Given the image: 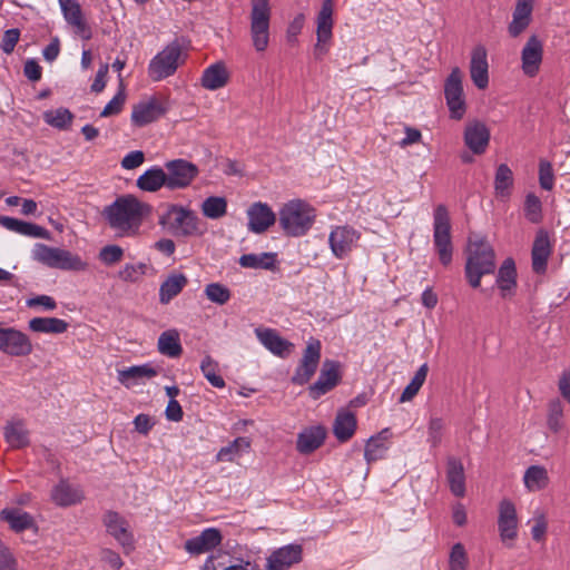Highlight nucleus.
<instances>
[{
  "instance_id": "obj_30",
  "label": "nucleus",
  "mask_w": 570,
  "mask_h": 570,
  "mask_svg": "<svg viewBox=\"0 0 570 570\" xmlns=\"http://www.w3.org/2000/svg\"><path fill=\"white\" fill-rule=\"evenodd\" d=\"M0 224L8 230L18 233L23 236L43 239L50 238L49 230L33 223L23 222L13 217L1 216Z\"/></svg>"
},
{
  "instance_id": "obj_14",
  "label": "nucleus",
  "mask_w": 570,
  "mask_h": 570,
  "mask_svg": "<svg viewBox=\"0 0 570 570\" xmlns=\"http://www.w3.org/2000/svg\"><path fill=\"white\" fill-rule=\"evenodd\" d=\"M106 531L124 548L126 553L134 550V535L129 531L128 521L118 512L108 510L102 515Z\"/></svg>"
},
{
  "instance_id": "obj_26",
  "label": "nucleus",
  "mask_w": 570,
  "mask_h": 570,
  "mask_svg": "<svg viewBox=\"0 0 570 570\" xmlns=\"http://www.w3.org/2000/svg\"><path fill=\"white\" fill-rule=\"evenodd\" d=\"M255 334L264 347L278 357H287L294 347L273 328H256Z\"/></svg>"
},
{
  "instance_id": "obj_29",
  "label": "nucleus",
  "mask_w": 570,
  "mask_h": 570,
  "mask_svg": "<svg viewBox=\"0 0 570 570\" xmlns=\"http://www.w3.org/2000/svg\"><path fill=\"white\" fill-rule=\"evenodd\" d=\"M470 76L476 88L485 89L488 87L489 65L487 59V49L483 46H476L472 50Z\"/></svg>"
},
{
  "instance_id": "obj_27",
  "label": "nucleus",
  "mask_w": 570,
  "mask_h": 570,
  "mask_svg": "<svg viewBox=\"0 0 570 570\" xmlns=\"http://www.w3.org/2000/svg\"><path fill=\"white\" fill-rule=\"evenodd\" d=\"M223 537L218 529L207 528L199 535L193 537L185 542V550L190 554L208 552L222 543Z\"/></svg>"
},
{
  "instance_id": "obj_11",
  "label": "nucleus",
  "mask_w": 570,
  "mask_h": 570,
  "mask_svg": "<svg viewBox=\"0 0 570 570\" xmlns=\"http://www.w3.org/2000/svg\"><path fill=\"white\" fill-rule=\"evenodd\" d=\"M169 110L167 99L150 97L147 100L139 101L132 107L131 122L136 127H144L158 120Z\"/></svg>"
},
{
  "instance_id": "obj_8",
  "label": "nucleus",
  "mask_w": 570,
  "mask_h": 570,
  "mask_svg": "<svg viewBox=\"0 0 570 570\" xmlns=\"http://www.w3.org/2000/svg\"><path fill=\"white\" fill-rule=\"evenodd\" d=\"M181 47L177 41L167 45L148 65V77L160 81L173 76L181 62Z\"/></svg>"
},
{
  "instance_id": "obj_43",
  "label": "nucleus",
  "mask_w": 570,
  "mask_h": 570,
  "mask_svg": "<svg viewBox=\"0 0 570 570\" xmlns=\"http://www.w3.org/2000/svg\"><path fill=\"white\" fill-rule=\"evenodd\" d=\"M158 351L168 357H178L183 353L179 334L175 330H168L160 334L158 338Z\"/></svg>"
},
{
  "instance_id": "obj_38",
  "label": "nucleus",
  "mask_w": 570,
  "mask_h": 570,
  "mask_svg": "<svg viewBox=\"0 0 570 570\" xmlns=\"http://www.w3.org/2000/svg\"><path fill=\"white\" fill-rule=\"evenodd\" d=\"M497 285L501 291L502 297H505L515 288L517 268L513 258L508 257L503 261L498 271Z\"/></svg>"
},
{
  "instance_id": "obj_37",
  "label": "nucleus",
  "mask_w": 570,
  "mask_h": 570,
  "mask_svg": "<svg viewBox=\"0 0 570 570\" xmlns=\"http://www.w3.org/2000/svg\"><path fill=\"white\" fill-rule=\"evenodd\" d=\"M229 75L224 62H216L203 71L202 86L208 90H217L226 86Z\"/></svg>"
},
{
  "instance_id": "obj_12",
  "label": "nucleus",
  "mask_w": 570,
  "mask_h": 570,
  "mask_svg": "<svg viewBox=\"0 0 570 570\" xmlns=\"http://www.w3.org/2000/svg\"><path fill=\"white\" fill-rule=\"evenodd\" d=\"M360 238L361 234L355 228L348 225L335 226L328 236L332 254L338 259L347 257L356 247Z\"/></svg>"
},
{
  "instance_id": "obj_39",
  "label": "nucleus",
  "mask_w": 570,
  "mask_h": 570,
  "mask_svg": "<svg viewBox=\"0 0 570 570\" xmlns=\"http://www.w3.org/2000/svg\"><path fill=\"white\" fill-rule=\"evenodd\" d=\"M187 284L188 279L184 274L171 273L160 285L159 302L161 304H168Z\"/></svg>"
},
{
  "instance_id": "obj_44",
  "label": "nucleus",
  "mask_w": 570,
  "mask_h": 570,
  "mask_svg": "<svg viewBox=\"0 0 570 570\" xmlns=\"http://www.w3.org/2000/svg\"><path fill=\"white\" fill-rule=\"evenodd\" d=\"M523 481L529 491H540L549 484L548 471L542 465H531L525 470Z\"/></svg>"
},
{
  "instance_id": "obj_42",
  "label": "nucleus",
  "mask_w": 570,
  "mask_h": 570,
  "mask_svg": "<svg viewBox=\"0 0 570 570\" xmlns=\"http://www.w3.org/2000/svg\"><path fill=\"white\" fill-rule=\"evenodd\" d=\"M52 501L60 507H69L81 502V492L66 481H60L51 491Z\"/></svg>"
},
{
  "instance_id": "obj_56",
  "label": "nucleus",
  "mask_w": 570,
  "mask_h": 570,
  "mask_svg": "<svg viewBox=\"0 0 570 570\" xmlns=\"http://www.w3.org/2000/svg\"><path fill=\"white\" fill-rule=\"evenodd\" d=\"M387 450H389L387 443L376 440L375 436H371L367 440V443L365 446L364 458H365L366 462L370 464L372 462L383 459L385 456Z\"/></svg>"
},
{
  "instance_id": "obj_28",
  "label": "nucleus",
  "mask_w": 570,
  "mask_h": 570,
  "mask_svg": "<svg viewBox=\"0 0 570 570\" xmlns=\"http://www.w3.org/2000/svg\"><path fill=\"white\" fill-rule=\"evenodd\" d=\"M534 0H517L512 13V21L508 26L511 38H518L523 33L532 21Z\"/></svg>"
},
{
  "instance_id": "obj_35",
  "label": "nucleus",
  "mask_w": 570,
  "mask_h": 570,
  "mask_svg": "<svg viewBox=\"0 0 570 570\" xmlns=\"http://www.w3.org/2000/svg\"><path fill=\"white\" fill-rule=\"evenodd\" d=\"M157 374V370L150 364L134 365L118 371V381L120 384L129 389L140 383L144 379H151Z\"/></svg>"
},
{
  "instance_id": "obj_49",
  "label": "nucleus",
  "mask_w": 570,
  "mask_h": 570,
  "mask_svg": "<svg viewBox=\"0 0 570 570\" xmlns=\"http://www.w3.org/2000/svg\"><path fill=\"white\" fill-rule=\"evenodd\" d=\"M429 372V366L426 363L422 364L419 370L415 372L411 382L403 390L400 402L411 401L420 391L422 385L424 384Z\"/></svg>"
},
{
  "instance_id": "obj_20",
  "label": "nucleus",
  "mask_w": 570,
  "mask_h": 570,
  "mask_svg": "<svg viewBox=\"0 0 570 570\" xmlns=\"http://www.w3.org/2000/svg\"><path fill=\"white\" fill-rule=\"evenodd\" d=\"M340 363L333 360L323 362L320 376L309 386V395L316 400L334 389L340 382Z\"/></svg>"
},
{
  "instance_id": "obj_45",
  "label": "nucleus",
  "mask_w": 570,
  "mask_h": 570,
  "mask_svg": "<svg viewBox=\"0 0 570 570\" xmlns=\"http://www.w3.org/2000/svg\"><path fill=\"white\" fill-rule=\"evenodd\" d=\"M276 253L245 254L239 258V265L244 268L274 269Z\"/></svg>"
},
{
  "instance_id": "obj_3",
  "label": "nucleus",
  "mask_w": 570,
  "mask_h": 570,
  "mask_svg": "<svg viewBox=\"0 0 570 570\" xmlns=\"http://www.w3.org/2000/svg\"><path fill=\"white\" fill-rule=\"evenodd\" d=\"M314 220V208L301 199L286 203L279 210V226L291 237L305 235L311 229Z\"/></svg>"
},
{
  "instance_id": "obj_17",
  "label": "nucleus",
  "mask_w": 570,
  "mask_h": 570,
  "mask_svg": "<svg viewBox=\"0 0 570 570\" xmlns=\"http://www.w3.org/2000/svg\"><path fill=\"white\" fill-rule=\"evenodd\" d=\"M498 529L501 541L512 547L511 542L518 537V515L514 503L508 499L499 504Z\"/></svg>"
},
{
  "instance_id": "obj_58",
  "label": "nucleus",
  "mask_w": 570,
  "mask_h": 570,
  "mask_svg": "<svg viewBox=\"0 0 570 570\" xmlns=\"http://www.w3.org/2000/svg\"><path fill=\"white\" fill-rule=\"evenodd\" d=\"M0 570H18V559L2 540H0Z\"/></svg>"
},
{
  "instance_id": "obj_34",
  "label": "nucleus",
  "mask_w": 570,
  "mask_h": 570,
  "mask_svg": "<svg viewBox=\"0 0 570 570\" xmlns=\"http://www.w3.org/2000/svg\"><path fill=\"white\" fill-rule=\"evenodd\" d=\"M137 187L147 193H156L163 187L167 188L164 167L153 166L145 170L136 180Z\"/></svg>"
},
{
  "instance_id": "obj_24",
  "label": "nucleus",
  "mask_w": 570,
  "mask_h": 570,
  "mask_svg": "<svg viewBox=\"0 0 570 570\" xmlns=\"http://www.w3.org/2000/svg\"><path fill=\"white\" fill-rule=\"evenodd\" d=\"M248 229L255 234L266 232L276 222L272 208L262 202H256L247 209Z\"/></svg>"
},
{
  "instance_id": "obj_9",
  "label": "nucleus",
  "mask_w": 570,
  "mask_h": 570,
  "mask_svg": "<svg viewBox=\"0 0 570 570\" xmlns=\"http://www.w3.org/2000/svg\"><path fill=\"white\" fill-rule=\"evenodd\" d=\"M462 71L454 67L444 82V97L452 119L460 120L466 111Z\"/></svg>"
},
{
  "instance_id": "obj_5",
  "label": "nucleus",
  "mask_w": 570,
  "mask_h": 570,
  "mask_svg": "<svg viewBox=\"0 0 570 570\" xmlns=\"http://www.w3.org/2000/svg\"><path fill=\"white\" fill-rule=\"evenodd\" d=\"M32 258L47 267L61 271L81 272L88 266L78 254L41 243L35 245Z\"/></svg>"
},
{
  "instance_id": "obj_53",
  "label": "nucleus",
  "mask_w": 570,
  "mask_h": 570,
  "mask_svg": "<svg viewBox=\"0 0 570 570\" xmlns=\"http://www.w3.org/2000/svg\"><path fill=\"white\" fill-rule=\"evenodd\" d=\"M206 297L218 305H224L230 299V291L220 283H210L205 287Z\"/></svg>"
},
{
  "instance_id": "obj_18",
  "label": "nucleus",
  "mask_w": 570,
  "mask_h": 570,
  "mask_svg": "<svg viewBox=\"0 0 570 570\" xmlns=\"http://www.w3.org/2000/svg\"><path fill=\"white\" fill-rule=\"evenodd\" d=\"M543 60V42L537 35H531L521 50V69L530 78L535 77Z\"/></svg>"
},
{
  "instance_id": "obj_22",
  "label": "nucleus",
  "mask_w": 570,
  "mask_h": 570,
  "mask_svg": "<svg viewBox=\"0 0 570 570\" xmlns=\"http://www.w3.org/2000/svg\"><path fill=\"white\" fill-rule=\"evenodd\" d=\"M59 4L65 20L75 28L76 33L83 40L91 39L92 32L83 18L79 2L76 0H59Z\"/></svg>"
},
{
  "instance_id": "obj_61",
  "label": "nucleus",
  "mask_w": 570,
  "mask_h": 570,
  "mask_svg": "<svg viewBox=\"0 0 570 570\" xmlns=\"http://www.w3.org/2000/svg\"><path fill=\"white\" fill-rule=\"evenodd\" d=\"M146 265L140 263L137 265L127 264L119 272V277L126 282H136L138 278L145 274Z\"/></svg>"
},
{
  "instance_id": "obj_21",
  "label": "nucleus",
  "mask_w": 570,
  "mask_h": 570,
  "mask_svg": "<svg viewBox=\"0 0 570 570\" xmlns=\"http://www.w3.org/2000/svg\"><path fill=\"white\" fill-rule=\"evenodd\" d=\"M463 139L465 146L474 155H482L489 146L490 130L487 125L480 120L469 121L465 125Z\"/></svg>"
},
{
  "instance_id": "obj_23",
  "label": "nucleus",
  "mask_w": 570,
  "mask_h": 570,
  "mask_svg": "<svg viewBox=\"0 0 570 570\" xmlns=\"http://www.w3.org/2000/svg\"><path fill=\"white\" fill-rule=\"evenodd\" d=\"M0 521L6 522L14 533H21L26 530H38L33 515L18 507L3 508L0 511Z\"/></svg>"
},
{
  "instance_id": "obj_40",
  "label": "nucleus",
  "mask_w": 570,
  "mask_h": 570,
  "mask_svg": "<svg viewBox=\"0 0 570 570\" xmlns=\"http://www.w3.org/2000/svg\"><path fill=\"white\" fill-rule=\"evenodd\" d=\"M514 184L513 173L507 164H500L494 175V193L502 200H508Z\"/></svg>"
},
{
  "instance_id": "obj_2",
  "label": "nucleus",
  "mask_w": 570,
  "mask_h": 570,
  "mask_svg": "<svg viewBox=\"0 0 570 570\" xmlns=\"http://www.w3.org/2000/svg\"><path fill=\"white\" fill-rule=\"evenodd\" d=\"M497 268L495 252L484 236L471 234L468 238L464 273L469 285L478 288L481 278L493 274Z\"/></svg>"
},
{
  "instance_id": "obj_4",
  "label": "nucleus",
  "mask_w": 570,
  "mask_h": 570,
  "mask_svg": "<svg viewBox=\"0 0 570 570\" xmlns=\"http://www.w3.org/2000/svg\"><path fill=\"white\" fill-rule=\"evenodd\" d=\"M158 224L180 237L198 236L202 234L199 218L195 212L180 205L171 204L159 216Z\"/></svg>"
},
{
  "instance_id": "obj_57",
  "label": "nucleus",
  "mask_w": 570,
  "mask_h": 570,
  "mask_svg": "<svg viewBox=\"0 0 570 570\" xmlns=\"http://www.w3.org/2000/svg\"><path fill=\"white\" fill-rule=\"evenodd\" d=\"M539 183L542 189L551 190L554 185V174L550 161L541 160L539 164Z\"/></svg>"
},
{
  "instance_id": "obj_13",
  "label": "nucleus",
  "mask_w": 570,
  "mask_h": 570,
  "mask_svg": "<svg viewBox=\"0 0 570 570\" xmlns=\"http://www.w3.org/2000/svg\"><path fill=\"white\" fill-rule=\"evenodd\" d=\"M321 360V342L311 340L304 350L299 365L296 367L292 376V383L296 385L306 384L315 374Z\"/></svg>"
},
{
  "instance_id": "obj_10",
  "label": "nucleus",
  "mask_w": 570,
  "mask_h": 570,
  "mask_svg": "<svg viewBox=\"0 0 570 570\" xmlns=\"http://www.w3.org/2000/svg\"><path fill=\"white\" fill-rule=\"evenodd\" d=\"M167 189L177 190L188 187L198 176V167L183 158L166 161L164 165Z\"/></svg>"
},
{
  "instance_id": "obj_60",
  "label": "nucleus",
  "mask_w": 570,
  "mask_h": 570,
  "mask_svg": "<svg viewBox=\"0 0 570 570\" xmlns=\"http://www.w3.org/2000/svg\"><path fill=\"white\" fill-rule=\"evenodd\" d=\"M124 249L118 245H107L100 249L99 259L106 265H112L121 261Z\"/></svg>"
},
{
  "instance_id": "obj_64",
  "label": "nucleus",
  "mask_w": 570,
  "mask_h": 570,
  "mask_svg": "<svg viewBox=\"0 0 570 570\" xmlns=\"http://www.w3.org/2000/svg\"><path fill=\"white\" fill-rule=\"evenodd\" d=\"M100 559L115 570H119L124 566L120 556L116 551L108 548L101 549Z\"/></svg>"
},
{
  "instance_id": "obj_19",
  "label": "nucleus",
  "mask_w": 570,
  "mask_h": 570,
  "mask_svg": "<svg viewBox=\"0 0 570 570\" xmlns=\"http://www.w3.org/2000/svg\"><path fill=\"white\" fill-rule=\"evenodd\" d=\"M303 557L301 544H286L274 550L266 559L265 570H288Z\"/></svg>"
},
{
  "instance_id": "obj_41",
  "label": "nucleus",
  "mask_w": 570,
  "mask_h": 570,
  "mask_svg": "<svg viewBox=\"0 0 570 570\" xmlns=\"http://www.w3.org/2000/svg\"><path fill=\"white\" fill-rule=\"evenodd\" d=\"M28 327L35 333L62 334L68 330L69 324L57 317H33L29 321Z\"/></svg>"
},
{
  "instance_id": "obj_63",
  "label": "nucleus",
  "mask_w": 570,
  "mask_h": 570,
  "mask_svg": "<svg viewBox=\"0 0 570 570\" xmlns=\"http://www.w3.org/2000/svg\"><path fill=\"white\" fill-rule=\"evenodd\" d=\"M145 161V154L141 150H134L128 153L122 159H121V167L124 169L130 170L138 168L141 166Z\"/></svg>"
},
{
  "instance_id": "obj_50",
  "label": "nucleus",
  "mask_w": 570,
  "mask_h": 570,
  "mask_svg": "<svg viewBox=\"0 0 570 570\" xmlns=\"http://www.w3.org/2000/svg\"><path fill=\"white\" fill-rule=\"evenodd\" d=\"M200 370L206 377V380L217 389H223L225 386L224 379L218 374L219 365L218 363L212 358V356L206 355L202 363Z\"/></svg>"
},
{
  "instance_id": "obj_51",
  "label": "nucleus",
  "mask_w": 570,
  "mask_h": 570,
  "mask_svg": "<svg viewBox=\"0 0 570 570\" xmlns=\"http://www.w3.org/2000/svg\"><path fill=\"white\" fill-rule=\"evenodd\" d=\"M548 428L558 433L563 428V404L559 399H553L548 403Z\"/></svg>"
},
{
  "instance_id": "obj_54",
  "label": "nucleus",
  "mask_w": 570,
  "mask_h": 570,
  "mask_svg": "<svg viewBox=\"0 0 570 570\" xmlns=\"http://www.w3.org/2000/svg\"><path fill=\"white\" fill-rule=\"evenodd\" d=\"M445 430V423L443 419L439 416H431L428 424V442L432 449L438 448L443 438Z\"/></svg>"
},
{
  "instance_id": "obj_52",
  "label": "nucleus",
  "mask_w": 570,
  "mask_h": 570,
  "mask_svg": "<svg viewBox=\"0 0 570 570\" xmlns=\"http://www.w3.org/2000/svg\"><path fill=\"white\" fill-rule=\"evenodd\" d=\"M524 216L525 218L533 224H538L542 219V203L540 198L533 194L529 193L524 199Z\"/></svg>"
},
{
  "instance_id": "obj_1",
  "label": "nucleus",
  "mask_w": 570,
  "mask_h": 570,
  "mask_svg": "<svg viewBox=\"0 0 570 570\" xmlns=\"http://www.w3.org/2000/svg\"><path fill=\"white\" fill-rule=\"evenodd\" d=\"M151 212V205L128 194L117 197L114 203L106 206L102 216L110 228L120 236H136L144 218L149 216Z\"/></svg>"
},
{
  "instance_id": "obj_47",
  "label": "nucleus",
  "mask_w": 570,
  "mask_h": 570,
  "mask_svg": "<svg viewBox=\"0 0 570 570\" xmlns=\"http://www.w3.org/2000/svg\"><path fill=\"white\" fill-rule=\"evenodd\" d=\"M73 115L67 108H58L56 110H47L43 112V120L51 127L65 130L72 122Z\"/></svg>"
},
{
  "instance_id": "obj_6",
  "label": "nucleus",
  "mask_w": 570,
  "mask_h": 570,
  "mask_svg": "<svg viewBox=\"0 0 570 570\" xmlns=\"http://www.w3.org/2000/svg\"><path fill=\"white\" fill-rule=\"evenodd\" d=\"M433 245L440 263L448 267L453 258V243L450 214L443 204L433 212Z\"/></svg>"
},
{
  "instance_id": "obj_46",
  "label": "nucleus",
  "mask_w": 570,
  "mask_h": 570,
  "mask_svg": "<svg viewBox=\"0 0 570 570\" xmlns=\"http://www.w3.org/2000/svg\"><path fill=\"white\" fill-rule=\"evenodd\" d=\"M250 448V441L248 438L239 436L236 438L234 441L228 443V445L223 446L217 455V461L223 462H232L237 456H239L243 452H247Z\"/></svg>"
},
{
  "instance_id": "obj_15",
  "label": "nucleus",
  "mask_w": 570,
  "mask_h": 570,
  "mask_svg": "<svg viewBox=\"0 0 570 570\" xmlns=\"http://www.w3.org/2000/svg\"><path fill=\"white\" fill-rule=\"evenodd\" d=\"M0 351L10 356H27L32 343L27 334L13 327H0Z\"/></svg>"
},
{
  "instance_id": "obj_55",
  "label": "nucleus",
  "mask_w": 570,
  "mask_h": 570,
  "mask_svg": "<svg viewBox=\"0 0 570 570\" xmlns=\"http://www.w3.org/2000/svg\"><path fill=\"white\" fill-rule=\"evenodd\" d=\"M468 566L469 559L464 546L460 542L453 544L449 556V569L468 570Z\"/></svg>"
},
{
  "instance_id": "obj_25",
  "label": "nucleus",
  "mask_w": 570,
  "mask_h": 570,
  "mask_svg": "<svg viewBox=\"0 0 570 570\" xmlns=\"http://www.w3.org/2000/svg\"><path fill=\"white\" fill-rule=\"evenodd\" d=\"M551 244L546 230H539L533 240L531 250L532 271L538 275L547 272L548 259L551 255Z\"/></svg>"
},
{
  "instance_id": "obj_59",
  "label": "nucleus",
  "mask_w": 570,
  "mask_h": 570,
  "mask_svg": "<svg viewBox=\"0 0 570 570\" xmlns=\"http://www.w3.org/2000/svg\"><path fill=\"white\" fill-rule=\"evenodd\" d=\"M125 94L122 82L120 81V90L114 96V98L105 106L102 111L100 112V117H110L114 115H118L122 106L125 104Z\"/></svg>"
},
{
  "instance_id": "obj_32",
  "label": "nucleus",
  "mask_w": 570,
  "mask_h": 570,
  "mask_svg": "<svg viewBox=\"0 0 570 570\" xmlns=\"http://www.w3.org/2000/svg\"><path fill=\"white\" fill-rule=\"evenodd\" d=\"M326 438L323 426H311L297 435L296 449L302 454H309L318 449Z\"/></svg>"
},
{
  "instance_id": "obj_31",
  "label": "nucleus",
  "mask_w": 570,
  "mask_h": 570,
  "mask_svg": "<svg viewBox=\"0 0 570 570\" xmlns=\"http://www.w3.org/2000/svg\"><path fill=\"white\" fill-rule=\"evenodd\" d=\"M3 436L9 446L14 450L30 444V433L23 420L8 421L3 428Z\"/></svg>"
},
{
  "instance_id": "obj_16",
  "label": "nucleus",
  "mask_w": 570,
  "mask_h": 570,
  "mask_svg": "<svg viewBox=\"0 0 570 570\" xmlns=\"http://www.w3.org/2000/svg\"><path fill=\"white\" fill-rule=\"evenodd\" d=\"M333 1L324 0L322 3V8L317 14V29L316 37L317 42L314 47V56L316 59H322V57L327 53V42L332 38V29H333Z\"/></svg>"
},
{
  "instance_id": "obj_33",
  "label": "nucleus",
  "mask_w": 570,
  "mask_h": 570,
  "mask_svg": "<svg viewBox=\"0 0 570 570\" xmlns=\"http://www.w3.org/2000/svg\"><path fill=\"white\" fill-rule=\"evenodd\" d=\"M446 479L453 495L462 498L465 494V475L462 462L450 456L446 461Z\"/></svg>"
},
{
  "instance_id": "obj_48",
  "label": "nucleus",
  "mask_w": 570,
  "mask_h": 570,
  "mask_svg": "<svg viewBox=\"0 0 570 570\" xmlns=\"http://www.w3.org/2000/svg\"><path fill=\"white\" fill-rule=\"evenodd\" d=\"M202 213L210 219H218L227 213V200L225 197L210 196L202 204Z\"/></svg>"
},
{
  "instance_id": "obj_36",
  "label": "nucleus",
  "mask_w": 570,
  "mask_h": 570,
  "mask_svg": "<svg viewBox=\"0 0 570 570\" xmlns=\"http://www.w3.org/2000/svg\"><path fill=\"white\" fill-rule=\"evenodd\" d=\"M356 425L354 413L341 410L334 420L333 433L340 442H347L354 435Z\"/></svg>"
},
{
  "instance_id": "obj_62",
  "label": "nucleus",
  "mask_w": 570,
  "mask_h": 570,
  "mask_svg": "<svg viewBox=\"0 0 570 570\" xmlns=\"http://www.w3.org/2000/svg\"><path fill=\"white\" fill-rule=\"evenodd\" d=\"M20 38V30L17 28L8 29L4 31L2 41H1V49L4 53L10 55L16 45L18 43Z\"/></svg>"
},
{
  "instance_id": "obj_7",
  "label": "nucleus",
  "mask_w": 570,
  "mask_h": 570,
  "mask_svg": "<svg viewBox=\"0 0 570 570\" xmlns=\"http://www.w3.org/2000/svg\"><path fill=\"white\" fill-rule=\"evenodd\" d=\"M250 38L254 48L262 52L269 43L272 9L269 0H250Z\"/></svg>"
}]
</instances>
